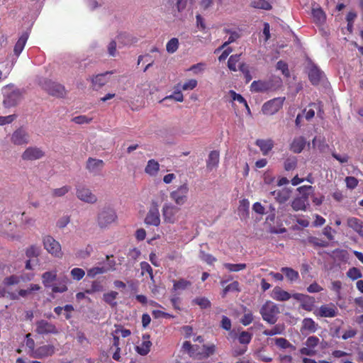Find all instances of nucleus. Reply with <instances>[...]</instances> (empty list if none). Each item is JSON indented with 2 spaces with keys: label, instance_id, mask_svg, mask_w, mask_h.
Returning <instances> with one entry per match:
<instances>
[{
  "label": "nucleus",
  "instance_id": "1",
  "mask_svg": "<svg viewBox=\"0 0 363 363\" xmlns=\"http://www.w3.org/2000/svg\"><path fill=\"white\" fill-rule=\"evenodd\" d=\"M259 313L262 319L269 324H274L280 313L278 306L271 301H267L261 307Z\"/></svg>",
  "mask_w": 363,
  "mask_h": 363
},
{
  "label": "nucleus",
  "instance_id": "2",
  "mask_svg": "<svg viewBox=\"0 0 363 363\" xmlns=\"http://www.w3.org/2000/svg\"><path fill=\"white\" fill-rule=\"evenodd\" d=\"M40 86L50 96L64 98L67 95V91L63 85L50 79H43L40 82Z\"/></svg>",
  "mask_w": 363,
  "mask_h": 363
},
{
  "label": "nucleus",
  "instance_id": "3",
  "mask_svg": "<svg viewBox=\"0 0 363 363\" xmlns=\"http://www.w3.org/2000/svg\"><path fill=\"white\" fill-rule=\"evenodd\" d=\"M117 220L115 210L111 207H104L98 215V223L100 227L111 225Z\"/></svg>",
  "mask_w": 363,
  "mask_h": 363
},
{
  "label": "nucleus",
  "instance_id": "4",
  "mask_svg": "<svg viewBox=\"0 0 363 363\" xmlns=\"http://www.w3.org/2000/svg\"><path fill=\"white\" fill-rule=\"evenodd\" d=\"M76 196L80 201L87 203H95L97 201L96 196L92 193L91 190L83 184H79L76 186Z\"/></svg>",
  "mask_w": 363,
  "mask_h": 363
},
{
  "label": "nucleus",
  "instance_id": "5",
  "mask_svg": "<svg viewBox=\"0 0 363 363\" xmlns=\"http://www.w3.org/2000/svg\"><path fill=\"white\" fill-rule=\"evenodd\" d=\"M285 97H277L265 102L262 111L265 115H273L277 113L283 106Z\"/></svg>",
  "mask_w": 363,
  "mask_h": 363
},
{
  "label": "nucleus",
  "instance_id": "6",
  "mask_svg": "<svg viewBox=\"0 0 363 363\" xmlns=\"http://www.w3.org/2000/svg\"><path fill=\"white\" fill-rule=\"evenodd\" d=\"M189 186L186 183L179 186L176 190L170 193V198L177 204L183 205L187 200Z\"/></svg>",
  "mask_w": 363,
  "mask_h": 363
},
{
  "label": "nucleus",
  "instance_id": "7",
  "mask_svg": "<svg viewBox=\"0 0 363 363\" xmlns=\"http://www.w3.org/2000/svg\"><path fill=\"white\" fill-rule=\"evenodd\" d=\"M45 152L37 146L27 147L21 155V159L24 161H35L45 157Z\"/></svg>",
  "mask_w": 363,
  "mask_h": 363
},
{
  "label": "nucleus",
  "instance_id": "8",
  "mask_svg": "<svg viewBox=\"0 0 363 363\" xmlns=\"http://www.w3.org/2000/svg\"><path fill=\"white\" fill-rule=\"evenodd\" d=\"M43 245L45 249L53 256L60 257L62 255L61 245L53 238L45 236L43 238Z\"/></svg>",
  "mask_w": 363,
  "mask_h": 363
},
{
  "label": "nucleus",
  "instance_id": "9",
  "mask_svg": "<svg viewBox=\"0 0 363 363\" xmlns=\"http://www.w3.org/2000/svg\"><path fill=\"white\" fill-rule=\"evenodd\" d=\"M11 141L15 145H26L29 143L30 135L23 128L21 127L12 133Z\"/></svg>",
  "mask_w": 363,
  "mask_h": 363
},
{
  "label": "nucleus",
  "instance_id": "10",
  "mask_svg": "<svg viewBox=\"0 0 363 363\" xmlns=\"http://www.w3.org/2000/svg\"><path fill=\"white\" fill-rule=\"evenodd\" d=\"M35 331L39 335L58 333L56 326L45 320H40L36 322Z\"/></svg>",
  "mask_w": 363,
  "mask_h": 363
},
{
  "label": "nucleus",
  "instance_id": "11",
  "mask_svg": "<svg viewBox=\"0 0 363 363\" xmlns=\"http://www.w3.org/2000/svg\"><path fill=\"white\" fill-rule=\"evenodd\" d=\"M319 342L320 340L318 337L315 336L309 337L305 342V347L301 349V354L309 356L315 354L316 350L315 348Z\"/></svg>",
  "mask_w": 363,
  "mask_h": 363
},
{
  "label": "nucleus",
  "instance_id": "12",
  "mask_svg": "<svg viewBox=\"0 0 363 363\" xmlns=\"http://www.w3.org/2000/svg\"><path fill=\"white\" fill-rule=\"evenodd\" d=\"M55 352V347L52 345H43L36 347L33 350L32 357L42 359L52 355Z\"/></svg>",
  "mask_w": 363,
  "mask_h": 363
},
{
  "label": "nucleus",
  "instance_id": "13",
  "mask_svg": "<svg viewBox=\"0 0 363 363\" xmlns=\"http://www.w3.org/2000/svg\"><path fill=\"white\" fill-rule=\"evenodd\" d=\"M291 190L289 188H282L270 191L274 200L279 204L285 203L291 196Z\"/></svg>",
  "mask_w": 363,
  "mask_h": 363
},
{
  "label": "nucleus",
  "instance_id": "14",
  "mask_svg": "<svg viewBox=\"0 0 363 363\" xmlns=\"http://www.w3.org/2000/svg\"><path fill=\"white\" fill-rule=\"evenodd\" d=\"M104 167L102 160L89 157L86 163V169L92 174H99Z\"/></svg>",
  "mask_w": 363,
  "mask_h": 363
},
{
  "label": "nucleus",
  "instance_id": "15",
  "mask_svg": "<svg viewBox=\"0 0 363 363\" xmlns=\"http://www.w3.org/2000/svg\"><path fill=\"white\" fill-rule=\"evenodd\" d=\"M145 222L147 225L157 227L160 223V213L157 206L152 207L148 211Z\"/></svg>",
  "mask_w": 363,
  "mask_h": 363
},
{
  "label": "nucleus",
  "instance_id": "16",
  "mask_svg": "<svg viewBox=\"0 0 363 363\" xmlns=\"http://www.w3.org/2000/svg\"><path fill=\"white\" fill-rule=\"evenodd\" d=\"M229 337L232 339L238 338V342L243 346H246L250 342L252 338V334L247 331H242L238 335L234 330H230Z\"/></svg>",
  "mask_w": 363,
  "mask_h": 363
},
{
  "label": "nucleus",
  "instance_id": "17",
  "mask_svg": "<svg viewBox=\"0 0 363 363\" xmlns=\"http://www.w3.org/2000/svg\"><path fill=\"white\" fill-rule=\"evenodd\" d=\"M324 77V73L315 65H312L308 72V78L313 85H318Z\"/></svg>",
  "mask_w": 363,
  "mask_h": 363
},
{
  "label": "nucleus",
  "instance_id": "18",
  "mask_svg": "<svg viewBox=\"0 0 363 363\" xmlns=\"http://www.w3.org/2000/svg\"><path fill=\"white\" fill-rule=\"evenodd\" d=\"M299 192L298 198L303 200L306 203H309V199L314 196V188L312 186L304 185L297 188Z\"/></svg>",
  "mask_w": 363,
  "mask_h": 363
},
{
  "label": "nucleus",
  "instance_id": "19",
  "mask_svg": "<svg viewBox=\"0 0 363 363\" xmlns=\"http://www.w3.org/2000/svg\"><path fill=\"white\" fill-rule=\"evenodd\" d=\"M21 100V94L19 91H13L7 95L4 99L5 107L10 108L16 106Z\"/></svg>",
  "mask_w": 363,
  "mask_h": 363
},
{
  "label": "nucleus",
  "instance_id": "20",
  "mask_svg": "<svg viewBox=\"0 0 363 363\" xmlns=\"http://www.w3.org/2000/svg\"><path fill=\"white\" fill-rule=\"evenodd\" d=\"M255 145L258 146L264 155H267L274 147V141L272 139H257Z\"/></svg>",
  "mask_w": 363,
  "mask_h": 363
},
{
  "label": "nucleus",
  "instance_id": "21",
  "mask_svg": "<svg viewBox=\"0 0 363 363\" xmlns=\"http://www.w3.org/2000/svg\"><path fill=\"white\" fill-rule=\"evenodd\" d=\"M272 298L279 301H286L291 298V295L280 287H275L272 292Z\"/></svg>",
  "mask_w": 363,
  "mask_h": 363
},
{
  "label": "nucleus",
  "instance_id": "22",
  "mask_svg": "<svg viewBox=\"0 0 363 363\" xmlns=\"http://www.w3.org/2000/svg\"><path fill=\"white\" fill-rule=\"evenodd\" d=\"M163 216L164 220L170 223H173L174 220V215L178 211V208L174 206L165 204L163 206Z\"/></svg>",
  "mask_w": 363,
  "mask_h": 363
},
{
  "label": "nucleus",
  "instance_id": "23",
  "mask_svg": "<svg viewBox=\"0 0 363 363\" xmlns=\"http://www.w3.org/2000/svg\"><path fill=\"white\" fill-rule=\"evenodd\" d=\"M318 329V324L315 321L309 318H304L302 321V326L301 331L302 333H313Z\"/></svg>",
  "mask_w": 363,
  "mask_h": 363
},
{
  "label": "nucleus",
  "instance_id": "24",
  "mask_svg": "<svg viewBox=\"0 0 363 363\" xmlns=\"http://www.w3.org/2000/svg\"><path fill=\"white\" fill-rule=\"evenodd\" d=\"M306 143L303 136L295 138L290 145V150L294 153H300L304 149Z\"/></svg>",
  "mask_w": 363,
  "mask_h": 363
},
{
  "label": "nucleus",
  "instance_id": "25",
  "mask_svg": "<svg viewBox=\"0 0 363 363\" xmlns=\"http://www.w3.org/2000/svg\"><path fill=\"white\" fill-rule=\"evenodd\" d=\"M219 152L216 150L211 151L206 161V167L209 170L216 167L219 163Z\"/></svg>",
  "mask_w": 363,
  "mask_h": 363
},
{
  "label": "nucleus",
  "instance_id": "26",
  "mask_svg": "<svg viewBox=\"0 0 363 363\" xmlns=\"http://www.w3.org/2000/svg\"><path fill=\"white\" fill-rule=\"evenodd\" d=\"M160 170V164L156 160L151 159L148 160L145 168V172L152 177L156 176Z\"/></svg>",
  "mask_w": 363,
  "mask_h": 363
},
{
  "label": "nucleus",
  "instance_id": "27",
  "mask_svg": "<svg viewBox=\"0 0 363 363\" xmlns=\"http://www.w3.org/2000/svg\"><path fill=\"white\" fill-rule=\"evenodd\" d=\"M142 343L136 347V351L140 355H146L148 354L152 345V342L149 340V336H143Z\"/></svg>",
  "mask_w": 363,
  "mask_h": 363
},
{
  "label": "nucleus",
  "instance_id": "28",
  "mask_svg": "<svg viewBox=\"0 0 363 363\" xmlns=\"http://www.w3.org/2000/svg\"><path fill=\"white\" fill-rule=\"evenodd\" d=\"M269 89V84L261 80L254 81L250 85V91L252 92H264Z\"/></svg>",
  "mask_w": 363,
  "mask_h": 363
},
{
  "label": "nucleus",
  "instance_id": "29",
  "mask_svg": "<svg viewBox=\"0 0 363 363\" xmlns=\"http://www.w3.org/2000/svg\"><path fill=\"white\" fill-rule=\"evenodd\" d=\"M28 38V34L26 33H24L21 35V36L18 38V41L16 42L14 46L13 52L17 57H18L23 51L25 45L27 42Z\"/></svg>",
  "mask_w": 363,
  "mask_h": 363
},
{
  "label": "nucleus",
  "instance_id": "30",
  "mask_svg": "<svg viewBox=\"0 0 363 363\" xmlns=\"http://www.w3.org/2000/svg\"><path fill=\"white\" fill-rule=\"evenodd\" d=\"M312 16L316 24L320 25L325 21V13L320 8L313 9L312 10Z\"/></svg>",
  "mask_w": 363,
  "mask_h": 363
},
{
  "label": "nucleus",
  "instance_id": "31",
  "mask_svg": "<svg viewBox=\"0 0 363 363\" xmlns=\"http://www.w3.org/2000/svg\"><path fill=\"white\" fill-rule=\"evenodd\" d=\"M281 271L291 282L296 281L299 279L298 272L291 267H282Z\"/></svg>",
  "mask_w": 363,
  "mask_h": 363
},
{
  "label": "nucleus",
  "instance_id": "32",
  "mask_svg": "<svg viewBox=\"0 0 363 363\" xmlns=\"http://www.w3.org/2000/svg\"><path fill=\"white\" fill-rule=\"evenodd\" d=\"M293 210L295 211H306L309 203H306L303 200L296 196L293 199L291 204Z\"/></svg>",
  "mask_w": 363,
  "mask_h": 363
},
{
  "label": "nucleus",
  "instance_id": "33",
  "mask_svg": "<svg viewBox=\"0 0 363 363\" xmlns=\"http://www.w3.org/2000/svg\"><path fill=\"white\" fill-rule=\"evenodd\" d=\"M94 89L98 90L107 83L105 74H100L95 76L92 80Z\"/></svg>",
  "mask_w": 363,
  "mask_h": 363
},
{
  "label": "nucleus",
  "instance_id": "34",
  "mask_svg": "<svg viewBox=\"0 0 363 363\" xmlns=\"http://www.w3.org/2000/svg\"><path fill=\"white\" fill-rule=\"evenodd\" d=\"M56 277H57V272L56 271L45 272L42 276L43 283L45 287L50 286L52 281L56 279Z\"/></svg>",
  "mask_w": 363,
  "mask_h": 363
},
{
  "label": "nucleus",
  "instance_id": "35",
  "mask_svg": "<svg viewBox=\"0 0 363 363\" xmlns=\"http://www.w3.org/2000/svg\"><path fill=\"white\" fill-rule=\"evenodd\" d=\"M285 330V326L284 324H277L274 326L272 329L265 330L263 334L267 336H272L275 335H281Z\"/></svg>",
  "mask_w": 363,
  "mask_h": 363
},
{
  "label": "nucleus",
  "instance_id": "36",
  "mask_svg": "<svg viewBox=\"0 0 363 363\" xmlns=\"http://www.w3.org/2000/svg\"><path fill=\"white\" fill-rule=\"evenodd\" d=\"M251 6L255 9L271 10L272 6L271 3L267 0H255L251 2Z\"/></svg>",
  "mask_w": 363,
  "mask_h": 363
},
{
  "label": "nucleus",
  "instance_id": "37",
  "mask_svg": "<svg viewBox=\"0 0 363 363\" xmlns=\"http://www.w3.org/2000/svg\"><path fill=\"white\" fill-rule=\"evenodd\" d=\"M319 315L321 317L332 318L336 315V311L334 308L328 306H321L319 308Z\"/></svg>",
  "mask_w": 363,
  "mask_h": 363
},
{
  "label": "nucleus",
  "instance_id": "38",
  "mask_svg": "<svg viewBox=\"0 0 363 363\" xmlns=\"http://www.w3.org/2000/svg\"><path fill=\"white\" fill-rule=\"evenodd\" d=\"M118 294L116 291H109L108 293H106L104 294V300L106 303L111 306L112 307H114L117 305V303L116 302V299L118 296Z\"/></svg>",
  "mask_w": 363,
  "mask_h": 363
},
{
  "label": "nucleus",
  "instance_id": "39",
  "mask_svg": "<svg viewBox=\"0 0 363 363\" xmlns=\"http://www.w3.org/2000/svg\"><path fill=\"white\" fill-rule=\"evenodd\" d=\"M223 267L231 272H238L245 269L247 267L246 264L240 263V264H231V263H224Z\"/></svg>",
  "mask_w": 363,
  "mask_h": 363
},
{
  "label": "nucleus",
  "instance_id": "40",
  "mask_svg": "<svg viewBox=\"0 0 363 363\" xmlns=\"http://www.w3.org/2000/svg\"><path fill=\"white\" fill-rule=\"evenodd\" d=\"M192 302L198 305L201 309L208 308L211 306V301L206 297H196Z\"/></svg>",
  "mask_w": 363,
  "mask_h": 363
},
{
  "label": "nucleus",
  "instance_id": "41",
  "mask_svg": "<svg viewBox=\"0 0 363 363\" xmlns=\"http://www.w3.org/2000/svg\"><path fill=\"white\" fill-rule=\"evenodd\" d=\"M297 166V159L292 156L287 157L284 162V167L286 171H291L296 169Z\"/></svg>",
  "mask_w": 363,
  "mask_h": 363
},
{
  "label": "nucleus",
  "instance_id": "42",
  "mask_svg": "<svg viewBox=\"0 0 363 363\" xmlns=\"http://www.w3.org/2000/svg\"><path fill=\"white\" fill-rule=\"evenodd\" d=\"M191 283L189 281L182 279L178 281H174L173 289L174 291L184 290L189 287Z\"/></svg>",
  "mask_w": 363,
  "mask_h": 363
},
{
  "label": "nucleus",
  "instance_id": "43",
  "mask_svg": "<svg viewBox=\"0 0 363 363\" xmlns=\"http://www.w3.org/2000/svg\"><path fill=\"white\" fill-rule=\"evenodd\" d=\"M275 345L280 349L291 348L294 350V347L285 338L278 337L274 339Z\"/></svg>",
  "mask_w": 363,
  "mask_h": 363
},
{
  "label": "nucleus",
  "instance_id": "44",
  "mask_svg": "<svg viewBox=\"0 0 363 363\" xmlns=\"http://www.w3.org/2000/svg\"><path fill=\"white\" fill-rule=\"evenodd\" d=\"M71 190V186L68 185L63 186L60 188L54 189L52 191V196L53 197H61L65 196Z\"/></svg>",
  "mask_w": 363,
  "mask_h": 363
},
{
  "label": "nucleus",
  "instance_id": "45",
  "mask_svg": "<svg viewBox=\"0 0 363 363\" xmlns=\"http://www.w3.org/2000/svg\"><path fill=\"white\" fill-rule=\"evenodd\" d=\"M179 48V40L177 38H172L170 39L166 45L167 51L169 53L175 52Z\"/></svg>",
  "mask_w": 363,
  "mask_h": 363
},
{
  "label": "nucleus",
  "instance_id": "46",
  "mask_svg": "<svg viewBox=\"0 0 363 363\" xmlns=\"http://www.w3.org/2000/svg\"><path fill=\"white\" fill-rule=\"evenodd\" d=\"M202 348H203V352H201V357H199V359L208 357L210 355L213 354L216 351V346L213 344L203 345Z\"/></svg>",
  "mask_w": 363,
  "mask_h": 363
},
{
  "label": "nucleus",
  "instance_id": "47",
  "mask_svg": "<svg viewBox=\"0 0 363 363\" xmlns=\"http://www.w3.org/2000/svg\"><path fill=\"white\" fill-rule=\"evenodd\" d=\"M239 70L244 74L245 82L249 83L252 79L249 66L246 63L242 62L239 65Z\"/></svg>",
  "mask_w": 363,
  "mask_h": 363
},
{
  "label": "nucleus",
  "instance_id": "48",
  "mask_svg": "<svg viewBox=\"0 0 363 363\" xmlns=\"http://www.w3.org/2000/svg\"><path fill=\"white\" fill-rule=\"evenodd\" d=\"M107 269L104 267H94L87 271V276L94 278L98 274H101L107 272Z\"/></svg>",
  "mask_w": 363,
  "mask_h": 363
},
{
  "label": "nucleus",
  "instance_id": "49",
  "mask_svg": "<svg viewBox=\"0 0 363 363\" xmlns=\"http://www.w3.org/2000/svg\"><path fill=\"white\" fill-rule=\"evenodd\" d=\"M240 55H231L228 61V67L230 70L235 72L237 71V63L240 60Z\"/></svg>",
  "mask_w": 363,
  "mask_h": 363
},
{
  "label": "nucleus",
  "instance_id": "50",
  "mask_svg": "<svg viewBox=\"0 0 363 363\" xmlns=\"http://www.w3.org/2000/svg\"><path fill=\"white\" fill-rule=\"evenodd\" d=\"M197 84V80L194 79H191L184 82L183 84H180L179 88L183 91L193 90L194 88L196 87Z\"/></svg>",
  "mask_w": 363,
  "mask_h": 363
},
{
  "label": "nucleus",
  "instance_id": "51",
  "mask_svg": "<svg viewBox=\"0 0 363 363\" xmlns=\"http://www.w3.org/2000/svg\"><path fill=\"white\" fill-rule=\"evenodd\" d=\"M103 291V286L100 281H94L92 282L91 287L85 291L88 294H92L96 292Z\"/></svg>",
  "mask_w": 363,
  "mask_h": 363
},
{
  "label": "nucleus",
  "instance_id": "52",
  "mask_svg": "<svg viewBox=\"0 0 363 363\" xmlns=\"http://www.w3.org/2000/svg\"><path fill=\"white\" fill-rule=\"evenodd\" d=\"M240 35L237 32H232L230 33V37L228 38V40L225 42L220 47H219L216 52L220 51L225 48L228 45L235 42L238 38H239Z\"/></svg>",
  "mask_w": 363,
  "mask_h": 363
},
{
  "label": "nucleus",
  "instance_id": "53",
  "mask_svg": "<svg viewBox=\"0 0 363 363\" xmlns=\"http://www.w3.org/2000/svg\"><path fill=\"white\" fill-rule=\"evenodd\" d=\"M72 277L77 281L81 280L85 275V272L81 268H74L71 270Z\"/></svg>",
  "mask_w": 363,
  "mask_h": 363
},
{
  "label": "nucleus",
  "instance_id": "54",
  "mask_svg": "<svg viewBox=\"0 0 363 363\" xmlns=\"http://www.w3.org/2000/svg\"><path fill=\"white\" fill-rule=\"evenodd\" d=\"M72 121L77 124L90 123L92 121V118L88 117L85 115L75 116L72 118Z\"/></svg>",
  "mask_w": 363,
  "mask_h": 363
},
{
  "label": "nucleus",
  "instance_id": "55",
  "mask_svg": "<svg viewBox=\"0 0 363 363\" xmlns=\"http://www.w3.org/2000/svg\"><path fill=\"white\" fill-rule=\"evenodd\" d=\"M31 335L30 333L27 334L26 336V345L29 349L30 356H32L33 350L36 349L35 347V341L30 337Z\"/></svg>",
  "mask_w": 363,
  "mask_h": 363
},
{
  "label": "nucleus",
  "instance_id": "56",
  "mask_svg": "<svg viewBox=\"0 0 363 363\" xmlns=\"http://www.w3.org/2000/svg\"><path fill=\"white\" fill-rule=\"evenodd\" d=\"M194 347H195L189 341H185L182 345V350L186 352L190 357H195L197 354L194 351H193V348Z\"/></svg>",
  "mask_w": 363,
  "mask_h": 363
},
{
  "label": "nucleus",
  "instance_id": "57",
  "mask_svg": "<svg viewBox=\"0 0 363 363\" xmlns=\"http://www.w3.org/2000/svg\"><path fill=\"white\" fill-rule=\"evenodd\" d=\"M229 291H239V283L235 281L228 285L223 291V296H225Z\"/></svg>",
  "mask_w": 363,
  "mask_h": 363
},
{
  "label": "nucleus",
  "instance_id": "58",
  "mask_svg": "<svg viewBox=\"0 0 363 363\" xmlns=\"http://www.w3.org/2000/svg\"><path fill=\"white\" fill-rule=\"evenodd\" d=\"M180 86V83L177 84L175 86H174V101H178V102H182L184 101V96H183V94L181 91V89L179 88Z\"/></svg>",
  "mask_w": 363,
  "mask_h": 363
},
{
  "label": "nucleus",
  "instance_id": "59",
  "mask_svg": "<svg viewBox=\"0 0 363 363\" xmlns=\"http://www.w3.org/2000/svg\"><path fill=\"white\" fill-rule=\"evenodd\" d=\"M40 287L38 285L31 284L30 286L27 289H21L18 292V294L22 297H25L29 295L33 291H38Z\"/></svg>",
  "mask_w": 363,
  "mask_h": 363
},
{
  "label": "nucleus",
  "instance_id": "60",
  "mask_svg": "<svg viewBox=\"0 0 363 363\" xmlns=\"http://www.w3.org/2000/svg\"><path fill=\"white\" fill-rule=\"evenodd\" d=\"M347 275L348 277H350L352 280H355V279H357L362 277L361 272L355 267L350 269L347 273Z\"/></svg>",
  "mask_w": 363,
  "mask_h": 363
},
{
  "label": "nucleus",
  "instance_id": "61",
  "mask_svg": "<svg viewBox=\"0 0 363 363\" xmlns=\"http://www.w3.org/2000/svg\"><path fill=\"white\" fill-rule=\"evenodd\" d=\"M357 330L353 329L350 327L347 330H346L343 333L342 335L341 336V338L344 340H346L354 337L357 335Z\"/></svg>",
  "mask_w": 363,
  "mask_h": 363
},
{
  "label": "nucleus",
  "instance_id": "62",
  "mask_svg": "<svg viewBox=\"0 0 363 363\" xmlns=\"http://www.w3.org/2000/svg\"><path fill=\"white\" fill-rule=\"evenodd\" d=\"M40 254V248L31 246L26 250V255L29 258L37 257Z\"/></svg>",
  "mask_w": 363,
  "mask_h": 363
},
{
  "label": "nucleus",
  "instance_id": "63",
  "mask_svg": "<svg viewBox=\"0 0 363 363\" xmlns=\"http://www.w3.org/2000/svg\"><path fill=\"white\" fill-rule=\"evenodd\" d=\"M277 69L281 70L282 74H284L285 76L289 75L288 65L286 62H284V61H282V60L279 61L277 63Z\"/></svg>",
  "mask_w": 363,
  "mask_h": 363
},
{
  "label": "nucleus",
  "instance_id": "64",
  "mask_svg": "<svg viewBox=\"0 0 363 363\" xmlns=\"http://www.w3.org/2000/svg\"><path fill=\"white\" fill-rule=\"evenodd\" d=\"M20 277L16 275H13L9 277H6L4 282L6 285L11 286L17 284L20 282Z\"/></svg>",
  "mask_w": 363,
  "mask_h": 363
}]
</instances>
